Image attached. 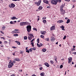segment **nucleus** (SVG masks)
<instances>
[{
	"instance_id": "f257e3e1",
	"label": "nucleus",
	"mask_w": 76,
	"mask_h": 76,
	"mask_svg": "<svg viewBox=\"0 0 76 76\" xmlns=\"http://www.w3.org/2000/svg\"><path fill=\"white\" fill-rule=\"evenodd\" d=\"M28 35H29V36H30V37L29 36L28 37V39L29 40H31V39H32V38L34 37L33 35V34H29V33H28Z\"/></svg>"
},
{
	"instance_id": "f03ea898",
	"label": "nucleus",
	"mask_w": 76,
	"mask_h": 76,
	"mask_svg": "<svg viewBox=\"0 0 76 76\" xmlns=\"http://www.w3.org/2000/svg\"><path fill=\"white\" fill-rule=\"evenodd\" d=\"M27 30L28 32H29L31 31V26H28L26 27Z\"/></svg>"
},
{
	"instance_id": "7ed1b4c3",
	"label": "nucleus",
	"mask_w": 76,
	"mask_h": 76,
	"mask_svg": "<svg viewBox=\"0 0 76 76\" xmlns=\"http://www.w3.org/2000/svg\"><path fill=\"white\" fill-rule=\"evenodd\" d=\"M41 0H39L38 2H35V4L37 6H39L41 5Z\"/></svg>"
},
{
	"instance_id": "20e7f679",
	"label": "nucleus",
	"mask_w": 76,
	"mask_h": 76,
	"mask_svg": "<svg viewBox=\"0 0 76 76\" xmlns=\"http://www.w3.org/2000/svg\"><path fill=\"white\" fill-rule=\"evenodd\" d=\"M51 3L52 4H54V5H56L57 4V1H56L54 0H51Z\"/></svg>"
},
{
	"instance_id": "39448f33",
	"label": "nucleus",
	"mask_w": 76,
	"mask_h": 76,
	"mask_svg": "<svg viewBox=\"0 0 76 76\" xmlns=\"http://www.w3.org/2000/svg\"><path fill=\"white\" fill-rule=\"evenodd\" d=\"M9 6L10 8H11V7L13 8L14 7H15V5L13 4H11V5H10Z\"/></svg>"
},
{
	"instance_id": "423d86ee",
	"label": "nucleus",
	"mask_w": 76,
	"mask_h": 76,
	"mask_svg": "<svg viewBox=\"0 0 76 76\" xmlns=\"http://www.w3.org/2000/svg\"><path fill=\"white\" fill-rule=\"evenodd\" d=\"M68 63L70 64L71 63L72 61V57H70L68 58Z\"/></svg>"
},
{
	"instance_id": "0eeeda50",
	"label": "nucleus",
	"mask_w": 76,
	"mask_h": 76,
	"mask_svg": "<svg viewBox=\"0 0 76 76\" xmlns=\"http://www.w3.org/2000/svg\"><path fill=\"white\" fill-rule=\"evenodd\" d=\"M43 1L44 3H45L46 4H49V2L47 0H43Z\"/></svg>"
},
{
	"instance_id": "6e6552de",
	"label": "nucleus",
	"mask_w": 76,
	"mask_h": 76,
	"mask_svg": "<svg viewBox=\"0 0 76 76\" xmlns=\"http://www.w3.org/2000/svg\"><path fill=\"white\" fill-rule=\"evenodd\" d=\"M61 10V14H64V13H65V11L64 10Z\"/></svg>"
},
{
	"instance_id": "1a4fd4ad",
	"label": "nucleus",
	"mask_w": 76,
	"mask_h": 76,
	"mask_svg": "<svg viewBox=\"0 0 76 76\" xmlns=\"http://www.w3.org/2000/svg\"><path fill=\"white\" fill-rule=\"evenodd\" d=\"M40 33H41V34H42V35H45V33H46V31H41Z\"/></svg>"
},
{
	"instance_id": "9d476101",
	"label": "nucleus",
	"mask_w": 76,
	"mask_h": 76,
	"mask_svg": "<svg viewBox=\"0 0 76 76\" xmlns=\"http://www.w3.org/2000/svg\"><path fill=\"white\" fill-rule=\"evenodd\" d=\"M51 41L53 42L55 40V38L53 37H52L50 38Z\"/></svg>"
},
{
	"instance_id": "9b49d317",
	"label": "nucleus",
	"mask_w": 76,
	"mask_h": 76,
	"mask_svg": "<svg viewBox=\"0 0 76 76\" xmlns=\"http://www.w3.org/2000/svg\"><path fill=\"white\" fill-rule=\"evenodd\" d=\"M15 34H18V33H19V30L18 29H15Z\"/></svg>"
},
{
	"instance_id": "f8f14e48",
	"label": "nucleus",
	"mask_w": 76,
	"mask_h": 76,
	"mask_svg": "<svg viewBox=\"0 0 76 76\" xmlns=\"http://www.w3.org/2000/svg\"><path fill=\"white\" fill-rule=\"evenodd\" d=\"M18 18H16L15 17H11V19L12 20H15V19H18Z\"/></svg>"
},
{
	"instance_id": "ddd939ff",
	"label": "nucleus",
	"mask_w": 76,
	"mask_h": 76,
	"mask_svg": "<svg viewBox=\"0 0 76 76\" xmlns=\"http://www.w3.org/2000/svg\"><path fill=\"white\" fill-rule=\"evenodd\" d=\"M45 65L46 66H47V67H48L50 66L49 65V64L47 63H44Z\"/></svg>"
},
{
	"instance_id": "4468645a",
	"label": "nucleus",
	"mask_w": 76,
	"mask_h": 76,
	"mask_svg": "<svg viewBox=\"0 0 76 76\" xmlns=\"http://www.w3.org/2000/svg\"><path fill=\"white\" fill-rule=\"evenodd\" d=\"M55 30V26H52L51 28H50V30L51 31H53V30Z\"/></svg>"
},
{
	"instance_id": "2eb2a0df",
	"label": "nucleus",
	"mask_w": 76,
	"mask_h": 76,
	"mask_svg": "<svg viewBox=\"0 0 76 76\" xmlns=\"http://www.w3.org/2000/svg\"><path fill=\"white\" fill-rule=\"evenodd\" d=\"M63 20H58L57 22V23H63Z\"/></svg>"
},
{
	"instance_id": "dca6fc26",
	"label": "nucleus",
	"mask_w": 76,
	"mask_h": 76,
	"mask_svg": "<svg viewBox=\"0 0 76 76\" xmlns=\"http://www.w3.org/2000/svg\"><path fill=\"white\" fill-rule=\"evenodd\" d=\"M20 26H24V25H25L24 22L20 23Z\"/></svg>"
},
{
	"instance_id": "f3484780",
	"label": "nucleus",
	"mask_w": 76,
	"mask_h": 76,
	"mask_svg": "<svg viewBox=\"0 0 76 76\" xmlns=\"http://www.w3.org/2000/svg\"><path fill=\"white\" fill-rule=\"evenodd\" d=\"M60 28H62V30L63 31H64L65 29H64V27L63 26H61L60 27Z\"/></svg>"
},
{
	"instance_id": "a211bd4d",
	"label": "nucleus",
	"mask_w": 76,
	"mask_h": 76,
	"mask_svg": "<svg viewBox=\"0 0 76 76\" xmlns=\"http://www.w3.org/2000/svg\"><path fill=\"white\" fill-rule=\"evenodd\" d=\"M63 7H64V5H62L61 6L60 10H63Z\"/></svg>"
},
{
	"instance_id": "6ab92c4d",
	"label": "nucleus",
	"mask_w": 76,
	"mask_h": 76,
	"mask_svg": "<svg viewBox=\"0 0 76 76\" xmlns=\"http://www.w3.org/2000/svg\"><path fill=\"white\" fill-rule=\"evenodd\" d=\"M5 29H6V26H3L2 28V31H4V30H5Z\"/></svg>"
},
{
	"instance_id": "aec40b11",
	"label": "nucleus",
	"mask_w": 76,
	"mask_h": 76,
	"mask_svg": "<svg viewBox=\"0 0 76 76\" xmlns=\"http://www.w3.org/2000/svg\"><path fill=\"white\" fill-rule=\"evenodd\" d=\"M45 75V73L44 72H42L40 74V76H44Z\"/></svg>"
},
{
	"instance_id": "412c9836",
	"label": "nucleus",
	"mask_w": 76,
	"mask_h": 76,
	"mask_svg": "<svg viewBox=\"0 0 76 76\" xmlns=\"http://www.w3.org/2000/svg\"><path fill=\"white\" fill-rule=\"evenodd\" d=\"M24 25H27L28 24H29V23L27 22H24Z\"/></svg>"
},
{
	"instance_id": "4be33fe9",
	"label": "nucleus",
	"mask_w": 76,
	"mask_h": 76,
	"mask_svg": "<svg viewBox=\"0 0 76 76\" xmlns=\"http://www.w3.org/2000/svg\"><path fill=\"white\" fill-rule=\"evenodd\" d=\"M70 19H68L67 20V21L66 22V23H70Z\"/></svg>"
},
{
	"instance_id": "5701e85b",
	"label": "nucleus",
	"mask_w": 76,
	"mask_h": 76,
	"mask_svg": "<svg viewBox=\"0 0 76 76\" xmlns=\"http://www.w3.org/2000/svg\"><path fill=\"white\" fill-rule=\"evenodd\" d=\"M46 51H47L46 49L43 48L42 49V51L43 52H45Z\"/></svg>"
},
{
	"instance_id": "b1692460",
	"label": "nucleus",
	"mask_w": 76,
	"mask_h": 76,
	"mask_svg": "<svg viewBox=\"0 0 76 76\" xmlns=\"http://www.w3.org/2000/svg\"><path fill=\"white\" fill-rule=\"evenodd\" d=\"M15 42H16L17 43V44H18V45H20V42H18V41H15Z\"/></svg>"
},
{
	"instance_id": "393cba45",
	"label": "nucleus",
	"mask_w": 76,
	"mask_h": 76,
	"mask_svg": "<svg viewBox=\"0 0 76 76\" xmlns=\"http://www.w3.org/2000/svg\"><path fill=\"white\" fill-rule=\"evenodd\" d=\"M10 24H15V23L13 21H11L10 22Z\"/></svg>"
},
{
	"instance_id": "a878e982",
	"label": "nucleus",
	"mask_w": 76,
	"mask_h": 76,
	"mask_svg": "<svg viewBox=\"0 0 76 76\" xmlns=\"http://www.w3.org/2000/svg\"><path fill=\"white\" fill-rule=\"evenodd\" d=\"M38 9H39V10H42V7L41 6L39 7Z\"/></svg>"
},
{
	"instance_id": "bb28decb",
	"label": "nucleus",
	"mask_w": 76,
	"mask_h": 76,
	"mask_svg": "<svg viewBox=\"0 0 76 76\" xmlns=\"http://www.w3.org/2000/svg\"><path fill=\"white\" fill-rule=\"evenodd\" d=\"M8 67L9 68H11V67H12V65H11L10 64H9L8 65Z\"/></svg>"
},
{
	"instance_id": "cd10ccee",
	"label": "nucleus",
	"mask_w": 76,
	"mask_h": 76,
	"mask_svg": "<svg viewBox=\"0 0 76 76\" xmlns=\"http://www.w3.org/2000/svg\"><path fill=\"white\" fill-rule=\"evenodd\" d=\"M57 1V3L58 2V3H60L61 2V0H56Z\"/></svg>"
},
{
	"instance_id": "c85d7f7f",
	"label": "nucleus",
	"mask_w": 76,
	"mask_h": 76,
	"mask_svg": "<svg viewBox=\"0 0 76 76\" xmlns=\"http://www.w3.org/2000/svg\"><path fill=\"white\" fill-rule=\"evenodd\" d=\"M23 38L24 40H26L28 38L27 37L25 36L23 37Z\"/></svg>"
},
{
	"instance_id": "c756f323",
	"label": "nucleus",
	"mask_w": 76,
	"mask_h": 76,
	"mask_svg": "<svg viewBox=\"0 0 76 76\" xmlns=\"http://www.w3.org/2000/svg\"><path fill=\"white\" fill-rule=\"evenodd\" d=\"M43 22L44 23H47V21L45 20H43Z\"/></svg>"
},
{
	"instance_id": "7c9ffc66",
	"label": "nucleus",
	"mask_w": 76,
	"mask_h": 76,
	"mask_svg": "<svg viewBox=\"0 0 76 76\" xmlns=\"http://www.w3.org/2000/svg\"><path fill=\"white\" fill-rule=\"evenodd\" d=\"M15 61H20V59H19L18 58H17L15 59Z\"/></svg>"
},
{
	"instance_id": "2f4dec72",
	"label": "nucleus",
	"mask_w": 76,
	"mask_h": 76,
	"mask_svg": "<svg viewBox=\"0 0 76 76\" xmlns=\"http://www.w3.org/2000/svg\"><path fill=\"white\" fill-rule=\"evenodd\" d=\"M45 41H49V38H47L45 39Z\"/></svg>"
},
{
	"instance_id": "473e14b6",
	"label": "nucleus",
	"mask_w": 76,
	"mask_h": 76,
	"mask_svg": "<svg viewBox=\"0 0 76 76\" xmlns=\"http://www.w3.org/2000/svg\"><path fill=\"white\" fill-rule=\"evenodd\" d=\"M14 36L15 37H18V34H14Z\"/></svg>"
},
{
	"instance_id": "72a5a7b5",
	"label": "nucleus",
	"mask_w": 76,
	"mask_h": 76,
	"mask_svg": "<svg viewBox=\"0 0 76 76\" xmlns=\"http://www.w3.org/2000/svg\"><path fill=\"white\" fill-rule=\"evenodd\" d=\"M32 48H31L30 49H29V51H30V52H32Z\"/></svg>"
},
{
	"instance_id": "f704fd0d",
	"label": "nucleus",
	"mask_w": 76,
	"mask_h": 76,
	"mask_svg": "<svg viewBox=\"0 0 76 76\" xmlns=\"http://www.w3.org/2000/svg\"><path fill=\"white\" fill-rule=\"evenodd\" d=\"M9 64H10L11 66H12L14 65L13 63H9Z\"/></svg>"
},
{
	"instance_id": "c9c22d12",
	"label": "nucleus",
	"mask_w": 76,
	"mask_h": 76,
	"mask_svg": "<svg viewBox=\"0 0 76 76\" xmlns=\"http://www.w3.org/2000/svg\"><path fill=\"white\" fill-rule=\"evenodd\" d=\"M50 62L51 64H54V61L52 60L50 61Z\"/></svg>"
},
{
	"instance_id": "e433bc0d",
	"label": "nucleus",
	"mask_w": 76,
	"mask_h": 76,
	"mask_svg": "<svg viewBox=\"0 0 76 76\" xmlns=\"http://www.w3.org/2000/svg\"><path fill=\"white\" fill-rule=\"evenodd\" d=\"M41 38H44V36L43 35H41L40 36Z\"/></svg>"
},
{
	"instance_id": "4c0bfd02",
	"label": "nucleus",
	"mask_w": 76,
	"mask_h": 76,
	"mask_svg": "<svg viewBox=\"0 0 76 76\" xmlns=\"http://www.w3.org/2000/svg\"><path fill=\"white\" fill-rule=\"evenodd\" d=\"M31 44L32 45V47H34V43H33V42H32L31 43Z\"/></svg>"
},
{
	"instance_id": "58836bf2",
	"label": "nucleus",
	"mask_w": 76,
	"mask_h": 76,
	"mask_svg": "<svg viewBox=\"0 0 76 76\" xmlns=\"http://www.w3.org/2000/svg\"><path fill=\"white\" fill-rule=\"evenodd\" d=\"M37 42L38 43H39V39H37Z\"/></svg>"
},
{
	"instance_id": "ea45409f",
	"label": "nucleus",
	"mask_w": 76,
	"mask_h": 76,
	"mask_svg": "<svg viewBox=\"0 0 76 76\" xmlns=\"http://www.w3.org/2000/svg\"><path fill=\"white\" fill-rule=\"evenodd\" d=\"M11 33H12V34H15V30H14V31H12Z\"/></svg>"
},
{
	"instance_id": "a19ab883",
	"label": "nucleus",
	"mask_w": 76,
	"mask_h": 76,
	"mask_svg": "<svg viewBox=\"0 0 76 76\" xmlns=\"http://www.w3.org/2000/svg\"><path fill=\"white\" fill-rule=\"evenodd\" d=\"M75 48H72L71 49L72 51H75Z\"/></svg>"
},
{
	"instance_id": "79ce46f5",
	"label": "nucleus",
	"mask_w": 76,
	"mask_h": 76,
	"mask_svg": "<svg viewBox=\"0 0 76 76\" xmlns=\"http://www.w3.org/2000/svg\"><path fill=\"white\" fill-rule=\"evenodd\" d=\"M26 53H29V50H27L26 51Z\"/></svg>"
},
{
	"instance_id": "37998d69",
	"label": "nucleus",
	"mask_w": 76,
	"mask_h": 76,
	"mask_svg": "<svg viewBox=\"0 0 76 76\" xmlns=\"http://www.w3.org/2000/svg\"><path fill=\"white\" fill-rule=\"evenodd\" d=\"M36 48L34 47V48H32V50H36Z\"/></svg>"
},
{
	"instance_id": "c03bdc74",
	"label": "nucleus",
	"mask_w": 76,
	"mask_h": 76,
	"mask_svg": "<svg viewBox=\"0 0 76 76\" xmlns=\"http://www.w3.org/2000/svg\"><path fill=\"white\" fill-rule=\"evenodd\" d=\"M33 30H34L35 31H37V29L35 28H33Z\"/></svg>"
},
{
	"instance_id": "a18cd8bd",
	"label": "nucleus",
	"mask_w": 76,
	"mask_h": 76,
	"mask_svg": "<svg viewBox=\"0 0 76 76\" xmlns=\"http://www.w3.org/2000/svg\"><path fill=\"white\" fill-rule=\"evenodd\" d=\"M23 53H24V52L23 51H21L20 53V54H23Z\"/></svg>"
},
{
	"instance_id": "49530a36",
	"label": "nucleus",
	"mask_w": 76,
	"mask_h": 76,
	"mask_svg": "<svg viewBox=\"0 0 76 76\" xmlns=\"http://www.w3.org/2000/svg\"><path fill=\"white\" fill-rule=\"evenodd\" d=\"M63 65H61V66H60V68L61 69H62V68H63Z\"/></svg>"
},
{
	"instance_id": "de8ad7c7",
	"label": "nucleus",
	"mask_w": 76,
	"mask_h": 76,
	"mask_svg": "<svg viewBox=\"0 0 76 76\" xmlns=\"http://www.w3.org/2000/svg\"><path fill=\"white\" fill-rule=\"evenodd\" d=\"M43 20H44V19H46V17H44L42 18Z\"/></svg>"
},
{
	"instance_id": "09e8293b",
	"label": "nucleus",
	"mask_w": 76,
	"mask_h": 76,
	"mask_svg": "<svg viewBox=\"0 0 76 76\" xmlns=\"http://www.w3.org/2000/svg\"><path fill=\"white\" fill-rule=\"evenodd\" d=\"M16 63V61H12V64H13L14 63Z\"/></svg>"
},
{
	"instance_id": "8fccbe9b",
	"label": "nucleus",
	"mask_w": 76,
	"mask_h": 76,
	"mask_svg": "<svg viewBox=\"0 0 76 76\" xmlns=\"http://www.w3.org/2000/svg\"><path fill=\"white\" fill-rule=\"evenodd\" d=\"M37 46L38 47H40V45H39V44L37 43Z\"/></svg>"
},
{
	"instance_id": "3c124183",
	"label": "nucleus",
	"mask_w": 76,
	"mask_h": 76,
	"mask_svg": "<svg viewBox=\"0 0 76 76\" xmlns=\"http://www.w3.org/2000/svg\"><path fill=\"white\" fill-rule=\"evenodd\" d=\"M35 40V39H32L31 41V42H32L33 41H34V40Z\"/></svg>"
},
{
	"instance_id": "603ef678",
	"label": "nucleus",
	"mask_w": 76,
	"mask_h": 76,
	"mask_svg": "<svg viewBox=\"0 0 76 76\" xmlns=\"http://www.w3.org/2000/svg\"><path fill=\"white\" fill-rule=\"evenodd\" d=\"M66 38V36H65L63 38V39H65Z\"/></svg>"
},
{
	"instance_id": "864d4df0",
	"label": "nucleus",
	"mask_w": 76,
	"mask_h": 76,
	"mask_svg": "<svg viewBox=\"0 0 76 76\" xmlns=\"http://www.w3.org/2000/svg\"><path fill=\"white\" fill-rule=\"evenodd\" d=\"M1 33V34H4V32L3 31H0Z\"/></svg>"
},
{
	"instance_id": "5fc2aeb1",
	"label": "nucleus",
	"mask_w": 76,
	"mask_h": 76,
	"mask_svg": "<svg viewBox=\"0 0 76 76\" xmlns=\"http://www.w3.org/2000/svg\"><path fill=\"white\" fill-rule=\"evenodd\" d=\"M4 44H7V41H4Z\"/></svg>"
},
{
	"instance_id": "6e6d98bb",
	"label": "nucleus",
	"mask_w": 76,
	"mask_h": 76,
	"mask_svg": "<svg viewBox=\"0 0 76 76\" xmlns=\"http://www.w3.org/2000/svg\"><path fill=\"white\" fill-rule=\"evenodd\" d=\"M9 63H12V61L11 60H10V62H9Z\"/></svg>"
},
{
	"instance_id": "4d7b16f0",
	"label": "nucleus",
	"mask_w": 76,
	"mask_h": 76,
	"mask_svg": "<svg viewBox=\"0 0 76 76\" xmlns=\"http://www.w3.org/2000/svg\"><path fill=\"white\" fill-rule=\"evenodd\" d=\"M12 48H14V49L16 48V47L15 46L12 47Z\"/></svg>"
},
{
	"instance_id": "13d9d810",
	"label": "nucleus",
	"mask_w": 76,
	"mask_h": 76,
	"mask_svg": "<svg viewBox=\"0 0 76 76\" xmlns=\"http://www.w3.org/2000/svg\"><path fill=\"white\" fill-rule=\"evenodd\" d=\"M42 67H41L39 68V69L40 70H42Z\"/></svg>"
},
{
	"instance_id": "bf43d9fd",
	"label": "nucleus",
	"mask_w": 76,
	"mask_h": 76,
	"mask_svg": "<svg viewBox=\"0 0 76 76\" xmlns=\"http://www.w3.org/2000/svg\"><path fill=\"white\" fill-rule=\"evenodd\" d=\"M73 54H75V55H76V52H73Z\"/></svg>"
},
{
	"instance_id": "052dcab7",
	"label": "nucleus",
	"mask_w": 76,
	"mask_h": 76,
	"mask_svg": "<svg viewBox=\"0 0 76 76\" xmlns=\"http://www.w3.org/2000/svg\"><path fill=\"white\" fill-rule=\"evenodd\" d=\"M1 47V48H3V47H4V46H3V45H0Z\"/></svg>"
},
{
	"instance_id": "680f3d73",
	"label": "nucleus",
	"mask_w": 76,
	"mask_h": 76,
	"mask_svg": "<svg viewBox=\"0 0 76 76\" xmlns=\"http://www.w3.org/2000/svg\"><path fill=\"white\" fill-rule=\"evenodd\" d=\"M40 45V47L42 46V44H41V43H40V44H39Z\"/></svg>"
},
{
	"instance_id": "e2e57ef3",
	"label": "nucleus",
	"mask_w": 76,
	"mask_h": 76,
	"mask_svg": "<svg viewBox=\"0 0 76 76\" xmlns=\"http://www.w3.org/2000/svg\"><path fill=\"white\" fill-rule=\"evenodd\" d=\"M70 0H65V1H70Z\"/></svg>"
},
{
	"instance_id": "0e129e2a",
	"label": "nucleus",
	"mask_w": 76,
	"mask_h": 76,
	"mask_svg": "<svg viewBox=\"0 0 76 76\" xmlns=\"http://www.w3.org/2000/svg\"><path fill=\"white\" fill-rule=\"evenodd\" d=\"M1 38H3L4 39H5V38L4 37H1Z\"/></svg>"
},
{
	"instance_id": "69168bd1",
	"label": "nucleus",
	"mask_w": 76,
	"mask_h": 76,
	"mask_svg": "<svg viewBox=\"0 0 76 76\" xmlns=\"http://www.w3.org/2000/svg\"><path fill=\"white\" fill-rule=\"evenodd\" d=\"M75 6V5H73L72 7V8H74Z\"/></svg>"
},
{
	"instance_id": "338daca9",
	"label": "nucleus",
	"mask_w": 76,
	"mask_h": 76,
	"mask_svg": "<svg viewBox=\"0 0 76 76\" xmlns=\"http://www.w3.org/2000/svg\"><path fill=\"white\" fill-rule=\"evenodd\" d=\"M47 8H48V9H50V7H47Z\"/></svg>"
},
{
	"instance_id": "774afa93",
	"label": "nucleus",
	"mask_w": 76,
	"mask_h": 76,
	"mask_svg": "<svg viewBox=\"0 0 76 76\" xmlns=\"http://www.w3.org/2000/svg\"><path fill=\"white\" fill-rule=\"evenodd\" d=\"M31 76H37L36 75H35V74H33Z\"/></svg>"
}]
</instances>
